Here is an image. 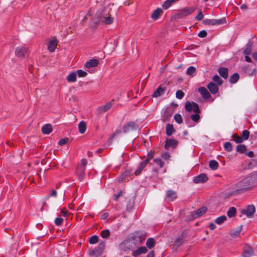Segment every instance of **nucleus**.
I'll return each instance as SVG.
<instances>
[{
    "label": "nucleus",
    "instance_id": "obj_1",
    "mask_svg": "<svg viewBox=\"0 0 257 257\" xmlns=\"http://www.w3.org/2000/svg\"><path fill=\"white\" fill-rule=\"evenodd\" d=\"M251 180V178L247 177L239 182L236 185V189L233 191V194H241L251 190L253 186L250 183Z\"/></svg>",
    "mask_w": 257,
    "mask_h": 257
},
{
    "label": "nucleus",
    "instance_id": "obj_2",
    "mask_svg": "<svg viewBox=\"0 0 257 257\" xmlns=\"http://www.w3.org/2000/svg\"><path fill=\"white\" fill-rule=\"evenodd\" d=\"M195 10L194 7H185L178 10L175 14L174 17L177 19L184 18L191 14Z\"/></svg>",
    "mask_w": 257,
    "mask_h": 257
},
{
    "label": "nucleus",
    "instance_id": "obj_3",
    "mask_svg": "<svg viewBox=\"0 0 257 257\" xmlns=\"http://www.w3.org/2000/svg\"><path fill=\"white\" fill-rule=\"evenodd\" d=\"M105 245V241L104 240L101 241L99 243L98 245L91 251L90 255L92 256L94 255L95 257H98L100 256L104 250Z\"/></svg>",
    "mask_w": 257,
    "mask_h": 257
},
{
    "label": "nucleus",
    "instance_id": "obj_4",
    "mask_svg": "<svg viewBox=\"0 0 257 257\" xmlns=\"http://www.w3.org/2000/svg\"><path fill=\"white\" fill-rule=\"evenodd\" d=\"M226 23L225 18L220 19H205L203 21V24L205 25H221Z\"/></svg>",
    "mask_w": 257,
    "mask_h": 257
},
{
    "label": "nucleus",
    "instance_id": "obj_5",
    "mask_svg": "<svg viewBox=\"0 0 257 257\" xmlns=\"http://www.w3.org/2000/svg\"><path fill=\"white\" fill-rule=\"evenodd\" d=\"M185 108L186 110L188 112L192 111L194 112H201L198 104L193 101H187L185 104Z\"/></svg>",
    "mask_w": 257,
    "mask_h": 257
},
{
    "label": "nucleus",
    "instance_id": "obj_6",
    "mask_svg": "<svg viewBox=\"0 0 257 257\" xmlns=\"http://www.w3.org/2000/svg\"><path fill=\"white\" fill-rule=\"evenodd\" d=\"M255 211V206L252 204H250L247 205L246 208L242 209L241 212L242 214L245 215L248 218H250L253 216Z\"/></svg>",
    "mask_w": 257,
    "mask_h": 257
},
{
    "label": "nucleus",
    "instance_id": "obj_7",
    "mask_svg": "<svg viewBox=\"0 0 257 257\" xmlns=\"http://www.w3.org/2000/svg\"><path fill=\"white\" fill-rule=\"evenodd\" d=\"M179 144L178 141L175 139H167L165 141L164 148L166 150H169L170 148L176 149Z\"/></svg>",
    "mask_w": 257,
    "mask_h": 257
},
{
    "label": "nucleus",
    "instance_id": "obj_8",
    "mask_svg": "<svg viewBox=\"0 0 257 257\" xmlns=\"http://www.w3.org/2000/svg\"><path fill=\"white\" fill-rule=\"evenodd\" d=\"M138 128V125L134 121H130L123 127V132L126 133L131 131L137 130Z\"/></svg>",
    "mask_w": 257,
    "mask_h": 257
},
{
    "label": "nucleus",
    "instance_id": "obj_9",
    "mask_svg": "<svg viewBox=\"0 0 257 257\" xmlns=\"http://www.w3.org/2000/svg\"><path fill=\"white\" fill-rule=\"evenodd\" d=\"M207 208L204 206L199 208L195 212H193L191 214V218L194 219L201 216L207 211Z\"/></svg>",
    "mask_w": 257,
    "mask_h": 257
},
{
    "label": "nucleus",
    "instance_id": "obj_10",
    "mask_svg": "<svg viewBox=\"0 0 257 257\" xmlns=\"http://www.w3.org/2000/svg\"><path fill=\"white\" fill-rule=\"evenodd\" d=\"M208 178L206 174H201L195 177L193 180L195 183H203L206 182Z\"/></svg>",
    "mask_w": 257,
    "mask_h": 257
},
{
    "label": "nucleus",
    "instance_id": "obj_11",
    "mask_svg": "<svg viewBox=\"0 0 257 257\" xmlns=\"http://www.w3.org/2000/svg\"><path fill=\"white\" fill-rule=\"evenodd\" d=\"M207 87L210 92L212 94H215L218 92L219 88L217 85L213 82H209Z\"/></svg>",
    "mask_w": 257,
    "mask_h": 257
},
{
    "label": "nucleus",
    "instance_id": "obj_12",
    "mask_svg": "<svg viewBox=\"0 0 257 257\" xmlns=\"http://www.w3.org/2000/svg\"><path fill=\"white\" fill-rule=\"evenodd\" d=\"M27 52V49L24 47H18L17 48L15 54L18 57L23 58L25 57Z\"/></svg>",
    "mask_w": 257,
    "mask_h": 257
},
{
    "label": "nucleus",
    "instance_id": "obj_13",
    "mask_svg": "<svg viewBox=\"0 0 257 257\" xmlns=\"http://www.w3.org/2000/svg\"><path fill=\"white\" fill-rule=\"evenodd\" d=\"M166 198L170 201H173L177 198V193L176 191L169 189L166 192Z\"/></svg>",
    "mask_w": 257,
    "mask_h": 257
},
{
    "label": "nucleus",
    "instance_id": "obj_14",
    "mask_svg": "<svg viewBox=\"0 0 257 257\" xmlns=\"http://www.w3.org/2000/svg\"><path fill=\"white\" fill-rule=\"evenodd\" d=\"M198 91L202 95V97L205 99L210 98L211 95L207 89L204 87H200L198 89Z\"/></svg>",
    "mask_w": 257,
    "mask_h": 257
},
{
    "label": "nucleus",
    "instance_id": "obj_15",
    "mask_svg": "<svg viewBox=\"0 0 257 257\" xmlns=\"http://www.w3.org/2000/svg\"><path fill=\"white\" fill-rule=\"evenodd\" d=\"M85 170L86 168H77L76 170V174L80 181H83L84 178Z\"/></svg>",
    "mask_w": 257,
    "mask_h": 257
},
{
    "label": "nucleus",
    "instance_id": "obj_16",
    "mask_svg": "<svg viewBox=\"0 0 257 257\" xmlns=\"http://www.w3.org/2000/svg\"><path fill=\"white\" fill-rule=\"evenodd\" d=\"M218 72L223 78L226 79L228 78V69L227 68L224 67H220L218 69Z\"/></svg>",
    "mask_w": 257,
    "mask_h": 257
},
{
    "label": "nucleus",
    "instance_id": "obj_17",
    "mask_svg": "<svg viewBox=\"0 0 257 257\" xmlns=\"http://www.w3.org/2000/svg\"><path fill=\"white\" fill-rule=\"evenodd\" d=\"M144 233L141 231H135L132 236V238L136 241H141V239H144L145 237L143 236Z\"/></svg>",
    "mask_w": 257,
    "mask_h": 257
},
{
    "label": "nucleus",
    "instance_id": "obj_18",
    "mask_svg": "<svg viewBox=\"0 0 257 257\" xmlns=\"http://www.w3.org/2000/svg\"><path fill=\"white\" fill-rule=\"evenodd\" d=\"M147 165V160H144L142 162L140 163L139 167H138L136 171L135 172V174L136 176L139 175L143 169L145 168L146 165Z\"/></svg>",
    "mask_w": 257,
    "mask_h": 257
},
{
    "label": "nucleus",
    "instance_id": "obj_19",
    "mask_svg": "<svg viewBox=\"0 0 257 257\" xmlns=\"http://www.w3.org/2000/svg\"><path fill=\"white\" fill-rule=\"evenodd\" d=\"M98 63V61L97 59H92L90 60L89 61H87L84 66L87 68H90L97 66Z\"/></svg>",
    "mask_w": 257,
    "mask_h": 257
},
{
    "label": "nucleus",
    "instance_id": "obj_20",
    "mask_svg": "<svg viewBox=\"0 0 257 257\" xmlns=\"http://www.w3.org/2000/svg\"><path fill=\"white\" fill-rule=\"evenodd\" d=\"M57 46V39L55 38L51 40L48 44V49L51 52H53L55 50Z\"/></svg>",
    "mask_w": 257,
    "mask_h": 257
},
{
    "label": "nucleus",
    "instance_id": "obj_21",
    "mask_svg": "<svg viewBox=\"0 0 257 257\" xmlns=\"http://www.w3.org/2000/svg\"><path fill=\"white\" fill-rule=\"evenodd\" d=\"M131 172V171L128 170H126L123 172L121 176L118 178V182L121 183L124 181H125L126 179L128 180L127 178L130 176Z\"/></svg>",
    "mask_w": 257,
    "mask_h": 257
},
{
    "label": "nucleus",
    "instance_id": "obj_22",
    "mask_svg": "<svg viewBox=\"0 0 257 257\" xmlns=\"http://www.w3.org/2000/svg\"><path fill=\"white\" fill-rule=\"evenodd\" d=\"M162 13V10L158 8L152 13L151 18L154 20H158Z\"/></svg>",
    "mask_w": 257,
    "mask_h": 257
},
{
    "label": "nucleus",
    "instance_id": "obj_23",
    "mask_svg": "<svg viewBox=\"0 0 257 257\" xmlns=\"http://www.w3.org/2000/svg\"><path fill=\"white\" fill-rule=\"evenodd\" d=\"M53 131L52 127L50 124H46L42 127V132L44 134H49Z\"/></svg>",
    "mask_w": 257,
    "mask_h": 257
},
{
    "label": "nucleus",
    "instance_id": "obj_24",
    "mask_svg": "<svg viewBox=\"0 0 257 257\" xmlns=\"http://www.w3.org/2000/svg\"><path fill=\"white\" fill-rule=\"evenodd\" d=\"M253 249L250 247H248L245 248L242 253V257H250L253 254Z\"/></svg>",
    "mask_w": 257,
    "mask_h": 257
},
{
    "label": "nucleus",
    "instance_id": "obj_25",
    "mask_svg": "<svg viewBox=\"0 0 257 257\" xmlns=\"http://www.w3.org/2000/svg\"><path fill=\"white\" fill-rule=\"evenodd\" d=\"M147 251L148 250L146 247L141 246L134 251L133 255L134 256H137L141 254L146 253Z\"/></svg>",
    "mask_w": 257,
    "mask_h": 257
},
{
    "label": "nucleus",
    "instance_id": "obj_26",
    "mask_svg": "<svg viewBox=\"0 0 257 257\" xmlns=\"http://www.w3.org/2000/svg\"><path fill=\"white\" fill-rule=\"evenodd\" d=\"M175 132V130L174 128L173 124H167L166 126V133L167 135L170 136L173 133Z\"/></svg>",
    "mask_w": 257,
    "mask_h": 257
},
{
    "label": "nucleus",
    "instance_id": "obj_27",
    "mask_svg": "<svg viewBox=\"0 0 257 257\" xmlns=\"http://www.w3.org/2000/svg\"><path fill=\"white\" fill-rule=\"evenodd\" d=\"M112 106L111 102H107L106 104L102 106H100L98 108V111L101 113L102 111L106 112Z\"/></svg>",
    "mask_w": 257,
    "mask_h": 257
},
{
    "label": "nucleus",
    "instance_id": "obj_28",
    "mask_svg": "<svg viewBox=\"0 0 257 257\" xmlns=\"http://www.w3.org/2000/svg\"><path fill=\"white\" fill-rule=\"evenodd\" d=\"M239 78V75L237 73H234L229 78V81L231 84H234L237 82Z\"/></svg>",
    "mask_w": 257,
    "mask_h": 257
},
{
    "label": "nucleus",
    "instance_id": "obj_29",
    "mask_svg": "<svg viewBox=\"0 0 257 257\" xmlns=\"http://www.w3.org/2000/svg\"><path fill=\"white\" fill-rule=\"evenodd\" d=\"M165 89L161 87H159L154 92L153 97H157L161 96L164 93Z\"/></svg>",
    "mask_w": 257,
    "mask_h": 257
},
{
    "label": "nucleus",
    "instance_id": "obj_30",
    "mask_svg": "<svg viewBox=\"0 0 257 257\" xmlns=\"http://www.w3.org/2000/svg\"><path fill=\"white\" fill-rule=\"evenodd\" d=\"M77 73L75 72H73L70 73L67 76V80L69 82H75L76 80Z\"/></svg>",
    "mask_w": 257,
    "mask_h": 257
},
{
    "label": "nucleus",
    "instance_id": "obj_31",
    "mask_svg": "<svg viewBox=\"0 0 257 257\" xmlns=\"http://www.w3.org/2000/svg\"><path fill=\"white\" fill-rule=\"evenodd\" d=\"M186 74L191 76H195L196 74V69L193 66H189L187 69Z\"/></svg>",
    "mask_w": 257,
    "mask_h": 257
},
{
    "label": "nucleus",
    "instance_id": "obj_32",
    "mask_svg": "<svg viewBox=\"0 0 257 257\" xmlns=\"http://www.w3.org/2000/svg\"><path fill=\"white\" fill-rule=\"evenodd\" d=\"M79 132L81 134H83L86 129V123L83 121H81L78 125Z\"/></svg>",
    "mask_w": 257,
    "mask_h": 257
},
{
    "label": "nucleus",
    "instance_id": "obj_33",
    "mask_svg": "<svg viewBox=\"0 0 257 257\" xmlns=\"http://www.w3.org/2000/svg\"><path fill=\"white\" fill-rule=\"evenodd\" d=\"M155 245V240L153 238H149L146 241L147 246L151 249L153 248Z\"/></svg>",
    "mask_w": 257,
    "mask_h": 257
},
{
    "label": "nucleus",
    "instance_id": "obj_34",
    "mask_svg": "<svg viewBox=\"0 0 257 257\" xmlns=\"http://www.w3.org/2000/svg\"><path fill=\"white\" fill-rule=\"evenodd\" d=\"M209 166L211 170H215L218 167V163L215 160H211L209 162Z\"/></svg>",
    "mask_w": 257,
    "mask_h": 257
},
{
    "label": "nucleus",
    "instance_id": "obj_35",
    "mask_svg": "<svg viewBox=\"0 0 257 257\" xmlns=\"http://www.w3.org/2000/svg\"><path fill=\"white\" fill-rule=\"evenodd\" d=\"M236 212V208L234 207H231L227 211V215L228 217H232L235 215Z\"/></svg>",
    "mask_w": 257,
    "mask_h": 257
},
{
    "label": "nucleus",
    "instance_id": "obj_36",
    "mask_svg": "<svg viewBox=\"0 0 257 257\" xmlns=\"http://www.w3.org/2000/svg\"><path fill=\"white\" fill-rule=\"evenodd\" d=\"M226 219H227L226 216L225 215H223L220 216L219 217H217V218H216L214 222L217 224H221Z\"/></svg>",
    "mask_w": 257,
    "mask_h": 257
},
{
    "label": "nucleus",
    "instance_id": "obj_37",
    "mask_svg": "<svg viewBox=\"0 0 257 257\" xmlns=\"http://www.w3.org/2000/svg\"><path fill=\"white\" fill-rule=\"evenodd\" d=\"M212 79L218 85H221L223 82V80L218 75H215L213 77Z\"/></svg>",
    "mask_w": 257,
    "mask_h": 257
},
{
    "label": "nucleus",
    "instance_id": "obj_38",
    "mask_svg": "<svg viewBox=\"0 0 257 257\" xmlns=\"http://www.w3.org/2000/svg\"><path fill=\"white\" fill-rule=\"evenodd\" d=\"M153 161L160 168H162L164 167V162L162 161V160L161 158H158L154 159Z\"/></svg>",
    "mask_w": 257,
    "mask_h": 257
},
{
    "label": "nucleus",
    "instance_id": "obj_39",
    "mask_svg": "<svg viewBox=\"0 0 257 257\" xmlns=\"http://www.w3.org/2000/svg\"><path fill=\"white\" fill-rule=\"evenodd\" d=\"M246 147L244 145H238L236 146V151L240 153H243Z\"/></svg>",
    "mask_w": 257,
    "mask_h": 257
},
{
    "label": "nucleus",
    "instance_id": "obj_40",
    "mask_svg": "<svg viewBox=\"0 0 257 257\" xmlns=\"http://www.w3.org/2000/svg\"><path fill=\"white\" fill-rule=\"evenodd\" d=\"M251 52V44H247L243 50V54L245 55H248Z\"/></svg>",
    "mask_w": 257,
    "mask_h": 257
},
{
    "label": "nucleus",
    "instance_id": "obj_41",
    "mask_svg": "<svg viewBox=\"0 0 257 257\" xmlns=\"http://www.w3.org/2000/svg\"><path fill=\"white\" fill-rule=\"evenodd\" d=\"M110 234L109 229H105L101 232L100 235L103 238H107L109 236Z\"/></svg>",
    "mask_w": 257,
    "mask_h": 257
},
{
    "label": "nucleus",
    "instance_id": "obj_42",
    "mask_svg": "<svg viewBox=\"0 0 257 257\" xmlns=\"http://www.w3.org/2000/svg\"><path fill=\"white\" fill-rule=\"evenodd\" d=\"M174 118L176 122L178 124H181L183 122V119L181 114L177 113L175 114Z\"/></svg>",
    "mask_w": 257,
    "mask_h": 257
},
{
    "label": "nucleus",
    "instance_id": "obj_43",
    "mask_svg": "<svg viewBox=\"0 0 257 257\" xmlns=\"http://www.w3.org/2000/svg\"><path fill=\"white\" fill-rule=\"evenodd\" d=\"M224 149L228 152H231L232 150V144L230 142H227L224 143Z\"/></svg>",
    "mask_w": 257,
    "mask_h": 257
},
{
    "label": "nucleus",
    "instance_id": "obj_44",
    "mask_svg": "<svg viewBox=\"0 0 257 257\" xmlns=\"http://www.w3.org/2000/svg\"><path fill=\"white\" fill-rule=\"evenodd\" d=\"M98 241V236L96 235H92L89 238V243L90 244H95Z\"/></svg>",
    "mask_w": 257,
    "mask_h": 257
},
{
    "label": "nucleus",
    "instance_id": "obj_45",
    "mask_svg": "<svg viewBox=\"0 0 257 257\" xmlns=\"http://www.w3.org/2000/svg\"><path fill=\"white\" fill-rule=\"evenodd\" d=\"M195 114H192L191 115V118L192 120H193L195 122H198L200 119V115L199 113L200 112H195Z\"/></svg>",
    "mask_w": 257,
    "mask_h": 257
},
{
    "label": "nucleus",
    "instance_id": "obj_46",
    "mask_svg": "<svg viewBox=\"0 0 257 257\" xmlns=\"http://www.w3.org/2000/svg\"><path fill=\"white\" fill-rule=\"evenodd\" d=\"M250 133L247 130H244L242 132L241 134V137L242 138L243 140H246L248 139L249 137Z\"/></svg>",
    "mask_w": 257,
    "mask_h": 257
},
{
    "label": "nucleus",
    "instance_id": "obj_47",
    "mask_svg": "<svg viewBox=\"0 0 257 257\" xmlns=\"http://www.w3.org/2000/svg\"><path fill=\"white\" fill-rule=\"evenodd\" d=\"M182 239V235H181V236H179L177 238H176V239L174 241V245L175 246H179V245L182 244V242H183Z\"/></svg>",
    "mask_w": 257,
    "mask_h": 257
},
{
    "label": "nucleus",
    "instance_id": "obj_48",
    "mask_svg": "<svg viewBox=\"0 0 257 257\" xmlns=\"http://www.w3.org/2000/svg\"><path fill=\"white\" fill-rule=\"evenodd\" d=\"M241 229L232 230L230 232V235L232 237H237L240 233Z\"/></svg>",
    "mask_w": 257,
    "mask_h": 257
},
{
    "label": "nucleus",
    "instance_id": "obj_49",
    "mask_svg": "<svg viewBox=\"0 0 257 257\" xmlns=\"http://www.w3.org/2000/svg\"><path fill=\"white\" fill-rule=\"evenodd\" d=\"M184 95L185 94L182 90H177L176 93V97L179 99H182Z\"/></svg>",
    "mask_w": 257,
    "mask_h": 257
},
{
    "label": "nucleus",
    "instance_id": "obj_50",
    "mask_svg": "<svg viewBox=\"0 0 257 257\" xmlns=\"http://www.w3.org/2000/svg\"><path fill=\"white\" fill-rule=\"evenodd\" d=\"M154 156V152L150 151L148 153L147 158L145 160H147V164L149 162V161L153 159Z\"/></svg>",
    "mask_w": 257,
    "mask_h": 257
},
{
    "label": "nucleus",
    "instance_id": "obj_51",
    "mask_svg": "<svg viewBox=\"0 0 257 257\" xmlns=\"http://www.w3.org/2000/svg\"><path fill=\"white\" fill-rule=\"evenodd\" d=\"M77 74H78V76L80 77H85L87 75V73L82 70H78L76 72Z\"/></svg>",
    "mask_w": 257,
    "mask_h": 257
},
{
    "label": "nucleus",
    "instance_id": "obj_52",
    "mask_svg": "<svg viewBox=\"0 0 257 257\" xmlns=\"http://www.w3.org/2000/svg\"><path fill=\"white\" fill-rule=\"evenodd\" d=\"M63 219L61 217H57L55 220V223L57 226H60L62 224Z\"/></svg>",
    "mask_w": 257,
    "mask_h": 257
},
{
    "label": "nucleus",
    "instance_id": "obj_53",
    "mask_svg": "<svg viewBox=\"0 0 257 257\" xmlns=\"http://www.w3.org/2000/svg\"><path fill=\"white\" fill-rule=\"evenodd\" d=\"M68 141H69L68 138L61 139L59 140L58 144L60 146H63V145H65L66 144H67L68 143Z\"/></svg>",
    "mask_w": 257,
    "mask_h": 257
},
{
    "label": "nucleus",
    "instance_id": "obj_54",
    "mask_svg": "<svg viewBox=\"0 0 257 257\" xmlns=\"http://www.w3.org/2000/svg\"><path fill=\"white\" fill-rule=\"evenodd\" d=\"M207 35V33L205 30L201 31L198 34V36L200 38H205Z\"/></svg>",
    "mask_w": 257,
    "mask_h": 257
},
{
    "label": "nucleus",
    "instance_id": "obj_55",
    "mask_svg": "<svg viewBox=\"0 0 257 257\" xmlns=\"http://www.w3.org/2000/svg\"><path fill=\"white\" fill-rule=\"evenodd\" d=\"M243 139L241 137L238 136H234V142L236 143H241L243 142Z\"/></svg>",
    "mask_w": 257,
    "mask_h": 257
},
{
    "label": "nucleus",
    "instance_id": "obj_56",
    "mask_svg": "<svg viewBox=\"0 0 257 257\" xmlns=\"http://www.w3.org/2000/svg\"><path fill=\"white\" fill-rule=\"evenodd\" d=\"M161 157L165 160H168L170 158V155L168 152H165L161 154Z\"/></svg>",
    "mask_w": 257,
    "mask_h": 257
},
{
    "label": "nucleus",
    "instance_id": "obj_57",
    "mask_svg": "<svg viewBox=\"0 0 257 257\" xmlns=\"http://www.w3.org/2000/svg\"><path fill=\"white\" fill-rule=\"evenodd\" d=\"M203 17H204V16L202 14V11H200L198 12V15L196 16L195 19L197 21H201L203 19Z\"/></svg>",
    "mask_w": 257,
    "mask_h": 257
},
{
    "label": "nucleus",
    "instance_id": "obj_58",
    "mask_svg": "<svg viewBox=\"0 0 257 257\" xmlns=\"http://www.w3.org/2000/svg\"><path fill=\"white\" fill-rule=\"evenodd\" d=\"M87 161L86 160L83 159L81 160V164L80 166L78 167L77 168H85L86 166L87 165Z\"/></svg>",
    "mask_w": 257,
    "mask_h": 257
},
{
    "label": "nucleus",
    "instance_id": "obj_59",
    "mask_svg": "<svg viewBox=\"0 0 257 257\" xmlns=\"http://www.w3.org/2000/svg\"><path fill=\"white\" fill-rule=\"evenodd\" d=\"M113 19L112 17H108L105 18L104 23L106 25H109V24H111L113 22Z\"/></svg>",
    "mask_w": 257,
    "mask_h": 257
},
{
    "label": "nucleus",
    "instance_id": "obj_60",
    "mask_svg": "<svg viewBox=\"0 0 257 257\" xmlns=\"http://www.w3.org/2000/svg\"><path fill=\"white\" fill-rule=\"evenodd\" d=\"M100 14H96L95 17L96 18H94L93 19V22L95 24H97L101 21V17L100 16Z\"/></svg>",
    "mask_w": 257,
    "mask_h": 257
},
{
    "label": "nucleus",
    "instance_id": "obj_61",
    "mask_svg": "<svg viewBox=\"0 0 257 257\" xmlns=\"http://www.w3.org/2000/svg\"><path fill=\"white\" fill-rule=\"evenodd\" d=\"M120 133V131H115V132L113 134V135L109 138L108 141H111L113 138L116 135L119 134Z\"/></svg>",
    "mask_w": 257,
    "mask_h": 257
},
{
    "label": "nucleus",
    "instance_id": "obj_62",
    "mask_svg": "<svg viewBox=\"0 0 257 257\" xmlns=\"http://www.w3.org/2000/svg\"><path fill=\"white\" fill-rule=\"evenodd\" d=\"M122 195V191H119L117 194H114V196L115 197V200H117Z\"/></svg>",
    "mask_w": 257,
    "mask_h": 257
},
{
    "label": "nucleus",
    "instance_id": "obj_63",
    "mask_svg": "<svg viewBox=\"0 0 257 257\" xmlns=\"http://www.w3.org/2000/svg\"><path fill=\"white\" fill-rule=\"evenodd\" d=\"M61 214L63 216L66 217L68 214V212L67 210H65L64 209L62 208L61 209Z\"/></svg>",
    "mask_w": 257,
    "mask_h": 257
},
{
    "label": "nucleus",
    "instance_id": "obj_64",
    "mask_svg": "<svg viewBox=\"0 0 257 257\" xmlns=\"http://www.w3.org/2000/svg\"><path fill=\"white\" fill-rule=\"evenodd\" d=\"M250 178H251V179H253L254 180H257V171L253 172Z\"/></svg>",
    "mask_w": 257,
    "mask_h": 257
}]
</instances>
